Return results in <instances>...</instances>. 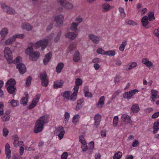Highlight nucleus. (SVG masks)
<instances>
[{"label":"nucleus","instance_id":"f257e3e1","mask_svg":"<svg viewBox=\"0 0 159 159\" xmlns=\"http://www.w3.org/2000/svg\"><path fill=\"white\" fill-rule=\"evenodd\" d=\"M49 118V115L46 114L40 117L36 122L34 129V132L37 133L40 132L43 129V125L47 123Z\"/></svg>","mask_w":159,"mask_h":159},{"label":"nucleus","instance_id":"f03ea898","mask_svg":"<svg viewBox=\"0 0 159 159\" xmlns=\"http://www.w3.org/2000/svg\"><path fill=\"white\" fill-rule=\"evenodd\" d=\"M34 44L31 43L29 44L27 48L25 51V53L29 55V59L33 61H36L40 56L39 52L38 51L33 52V47Z\"/></svg>","mask_w":159,"mask_h":159},{"label":"nucleus","instance_id":"7ed1b4c3","mask_svg":"<svg viewBox=\"0 0 159 159\" xmlns=\"http://www.w3.org/2000/svg\"><path fill=\"white\" fill-rule=\"evenodd\" d=\"M54 36V34H51L49 36V39H45L36 42L35 44L36 47H41L42 49L45 48L48 45L49 40H51Z\"/></svg>","mask_w":159,"mask_h":159},{"label":"nucleus","instance_id":"20e7f679","mask_svg":"<svg viewBox=\"0 0 159 159\" xmlns=\"http://www.w3.org/2000/svg\"><path fill=\"white\" fill-rule=\"evenodd\" d=\"M16 83L15 80L13 79H11L6 83V85H9L7 88V90L10 94H13L15 92L16 89L14 85Z\"/></svg>","mask_w":159,"mask_h":159},{"label":"nucleus","instance_id":"39448f33","mask_svg":"<svg viewBox=\"0 0 159 159\" xmlns=\"http://www.w3.org/2000/svg\"><path fill=\"white\" fill-rule=\"evenodd\" d=\"M4 56L8 62L11 64L12 62V53L10 49L8 47H6L4 50Z\"/></svg>","mask_w":159,"mask_h":159},{"label":"nucleus","instance_id":"423d86ee","mask_svg":"<svg viewBox=\"0 0 159 159\" xmlns=\"http://www.w3.org/2000/svg\"><path fill=\"white\" fill-rule=\"evenodd\" d=\"M24 37V35L23 34H15L7 40L6 41L5 43L7 45L11 44L15 41L16 38L22 39Z\"/></svg>","mask_w":159,"mask_h":159},{"label":"nucleus","instance_id":"0eeeda50","mask_svg":"<svg viewBox=\"0 0 159 159\" xmlns=\"http://www.w3.org/2000/svg\"><path fill=\"white\" fill-rule=\"evenodd\" d=\"M139 91L138 89H135L129 91V92H125L123 94V97L124 98L129 100L132 98H133L135 94L138 93Z\"/></svg>","mask_w":159,"mask_h":159},{"label":"nucleus","instance_id":"6e6552de","mask_svg":"<svg viewBox=\"0 0 159 159\" xmlns=\"http://www.w3.org/2000/svg\"><path fill=\"white\" fill-rule=\"evenodd\" d=\"M1 5L2 8L4 11L9 14H15V11L11 7L6 5L5 4L2 3Z\"/></svg>","mask_w":159,"mask_h":159},{"label":"nucleus","instance_id":"1a4fd4ad","mask_svg":"<svg viewBox=\"0 0 159 159\" xmlns=\"http://www.w3.org/2000/svg\"><path fill=\"white\" fill-rule=\"evenodd\" d=\"M64 17L62 15H60L55 17L54 20L56 22V25L59 27L63 24Z\"/></svg>","mask_w":159,"mask_h":159},{"label":"nucleus","instance_id":"9d476101","mask_svg":"<svg viewBox=\"0 0 159 159\" xmlns=\"http://www.w3.org/2000/svg\"><path fill=\"white\" fill-rule=\"evenodd\" d=\"M58 1L62 6L66 9H71L73 7L72 4L67 2L65 0H58Z\"/></svg>","mask_w":159,"mask_h":159},{"label":"nucleus","instance_id":"9b49d317","mask_svg":"<svg viewBox=\"0 0 159 159\" xmlns=\"http://www.w3.org/2000/svg\"><path fill=\"white\" fill-rule=\"evenodd\" d=\"M141 61L142 63L148 67L149 69H150L151 67H153L152 63L149 61L147 58H143L142 59Z\"/></svg>","mask_w":159,"mask_h":159},{"label":"nucleus","instance_id":"f8f14e48","mask_svg":"<svg viewBox=\"0 0 159 159\" xmlns=\"http://www.w3.org/2000/svg\"><path fill=\"white\" fill-rule=\"evenodd\" d=\"M16 68L18 70L19 72L21 74H24L26 71L25 66L22 63L17 64Z\"/></svg>","mask_w":159,"mask_h":159},{"label":"nucleus","instance_id":"ddd939ff","mask_svg":"<svg viewBox=\"0 0 159 159\" xmlns=\"http://www.w3.org/2000/svg\"><path fill=\"white\" fill-rule=\"evenodd\" d=\"M24 95H25V97H23L21 98L20 103L23 105L25 106L28 102L29 95L27 92H25Z\"/></svg>","mask_w":159,"mask_h":159},{"label":"nucleus","instance_id":"4468645a","mask_svg":"<svg viewBox=\"0 0 159 159\" xmlns=\"http://www.w3.org/2000/svg\"><path fill=\"white\" fill-rule=\"evenodd\" d=\"M121 118L123 121L127 123H130L131 122V116L126 114H122Z\"/></svg>","mask_w":159,"mask_h":159},{"label":"nucleus","instance_id":"2eb2a0df","mask_svg":"<svg viewBox=\"0 0 159 159\" xmlns=\"http://www.w3.org/2000/svg\"><path fill=\"white\" fill-rule=\"evenodd\" d=\"M77 35V33L75 32H68L65 34V37L72 40L75 39Z\"/></svg>","mask_w":159,"mask_h":159},{"label":"nucleus","instance_id":"dca6fc26","mask_svg":"<svg viewBox=\"0 0 159 159\" xmlns=\"http://www.w3.org/2000/svg\"><path fill=\"white\" fill-rule=\"evenodd\" d=\"M89 37L90 40L96 44L98 43L100 40L98 36L93 34H89Z\"/></svg>","mask_w":159,"mask_h":159},{"label":"nucleus","instance_id":"f3484780","mask_svg":"<svg viewBox=\"0 0 159 159\" xmlns=\"http://www.w3.org/2000/svg\"><path fill=\"white\" fill-rule=\"evenodd\" d=\"M10 147L9 144L7 143L5 146V152L7 158L9 159L11 157V151L10 150Z\"/></svg>","mask_w":159,"mask_h":159},{"label":"nucleus","instance_id":"a211bd4d","mask_svg":"<svg viewBox=\"0 0 159 159\" xmlns=\"http://www.w3.org/2000/svg\"><path fill=\"white\" fill-rule=\"evenodd\" d=\"M63 81L61 80H57L54 83L53 88L54 89H58L62 87Z\"/></svg>","mask_w":159,"mask_h":159},{"label":"nucleus","instance_id":"6ab92c4d","mask_svg":"<svg viewBox=\"0 0 159 159\" xmlns=\"http://www.w3.org/2000/svg\"><path fill=\"white\" fill-rule=\"evenodd\" d=\"M84 101L83 98H81L78 100L77 102V105L75 107V110L76 111H78L83 106L82 103Z\"/></svg>","mask_w":159,"mask_h":159},{"label":"nucleus","instance_id":"aec40b11","mask_svg":"<svg viewBox=\"0 0 159 159\" xmlns=\"http://www.w3.org/2000/svg\"><path fill=\"white\" fill-rule=\"evenodd\" d=\"M131 110L133 113H137L140 110L139 105L137 104H134L132 106Z\"/></svg>","mask_w":159,"mask_h":159},{"label":"nucleus","instance_id":"412c9836","mask_svg":"<svg viewBox=\"0 0 159 159\" xmlns=\"http://www.w3.org/2000/svg\"><path fill=\"white\" fill-rule=\"evenodd\" d=\"M102 11L103 12H107L111 9V6L110 5L107 3H103L102 6Z\"/></svg>","mask_w":159,"mask_h":159},{"label":"nucleus","instance_id":"4be33fe9","mask_svg":"<svg viewBox=\"0 0 159 159\" xmlns=\"http://www.w3.org/2000/svg\"><path fill=\"white\" fill-rule=\"evenodd\" d=\"M52 56V54L51 52H49L46 55L45 58L43 60V63L45 65H47L49 61Z\"/></svg>","mask_w":159,"mask_h":159},{"label":"nucleus","instance_id":"5701e85b","mask_svg":"<svg viewBox=\"0 0 159 159\" xmlns=\"http://www.w3.org/2000/svg\"><path fill=\"white\" fill-rule=\"evenodd\" d=\"M105 98L104 96H102L99 98L98 102L97 104L98 108H101L104 103Z\"/></svg>","mask_w":159,"mask_h":159},{"label":"nucleus","instance_id":"b1692460","mask_svg":"<svg viewBox=\"0 0 159 159\" xmlns=\"http://www.w3.org/2000/svg\"><path fill=\"white\" fill-rule=\"evenodd\" d=\"M84 95L85 97L91 98L93 96L92 93L89 91L88 87V86H85L84 89Z\"/></svg>","mask_w":159,"mask_h":159},{"label":"nucleus","instance_id":"393cba45","mask_svg":"<svg viewBox=\"0 0 159 159\" xmlns=\"http://www.w3.org/2000/svg\"><path fill=\"white\" fill-rule=\"evenodd\" d=\"M151 98L152 99V101H154L157 99V96L158 94V92L154 89L151 90Z\"/></svg>","mask_w":159,"mask_h":159},{"label":"nucleus","instance_id":"a878e982","mask_svg":"<svg viewBox=\"0 0 159 159\" xmlns=\"http://www.w3.org/2000/svg\"><path fill=\"white\" fill-rule=\"evenodd\" d=\"M141 22L143 26H146L149 23L148 17L147 16H143L142 18Z\"/></svg>","mask_w":159,"mask_h":159},{"label":"nucleus","instance_id":"bb28decb","mask_svg":"<svg viewBox=\"0 0 159 159\" xmlns=\"http://www.w3.org/2000/svg\"><path fill=\"white\" fill-rule=\"evenodd\" d=\"M101 119V116L99 114L96 115L94 117L95 125L98 126L100 123Z\"/></svg>","mask_w":159,"mask_h":159},{"label":"nucleus","instance_id":"cd10ccee","mask_svg":"<svg viewBox=\"0 0 159 159\" xmlns=\"http://www.w3.org/2000/svg\"><path fill=\"white\" fill-rule=\"evenodd\" d=\"M80 53L79 51H75L73 57V61L75 62H77L80 59Z\"/></svg>","mask_w":159,"mask_h":159},{"label":"nucleus","instance_id":"c85d7f7f","mask_svg":"<svg viewBox=\"0 0 159 159\" xmlns=\"http://www.w3.org/2000/svg\"><path fill=\"white\" fill-rule=\"evenodd\" d=\"M64 66V64L63 63L60 62L58 63L56 68V71L58 73H60Z\"/></svg>","mask_w":159,"mask_h":159},{"label":"nucleus","instance_id":"c756f323","mask_svg":"<svg viewBox=\"0 0 159 159\" xmlns=\"http://www.w3.org/2000/svg\"><path fill=\"white\" fill-rule=\"evenodd\" d=\"M8 31L7 28H4L1 31L0 34L2 37L3 39L8 33Z\"/></svg>","mask_w":159,"mask_h":159},{"label":"nucleus","instance_id":"7c9ffc66","mask_svg":"<svg viewBox=\"0 0 159 159\" xmlns=\"http://www.w3.org/2000/svg\"><path fill=\"white\" fill-rule=\"evenodd\" d=\"M22 27L23 29H25L28 31L30 30L32 28V26L29 24L27 23H23L22 25Z\"/></svg>","mask_w":159,"mask_h":159},{"label":"nucleus","instance_id":"2f4dec72","mask_svg":"<svg viewBox=\"0 0 159 159\" xmlns=\"http://www.w3.org/2000/svg\"><path fill=\"white\" fill-rule=\"evenodd\" d=\"M10 112L5 113L3 114V116L2 118V120L3 121H8L10 118V115L9 114Z\"/></svg>","mask_w":159,"mask_h":159},{"label":"nucleus","instance_id":"473e14b6","mask_svg":"<svg viewBox=\"0 0 159 159\" xmlns=\"http://www.w3.org/2000/svg\"><path fill=\"white\" fill-rule=\"evenodd\" d=\"M70 94V92L69 91H65L63 93H61V95L64 98L67 100H69V97Z\"/></svg>","mask_w":159,"mask_h":159},{"label":"nucleus","instance_id":"72a5a7b5","mask_svg":"<svg viewBox=\"0 0 159 159\" xmlns=\"http://www.w3.org/2000/svg\"><path fill=\"white\" fill-rule=\"evenodd\" d=\"M80 118V116L78 114L75 115L73 116L72 119V122L75 125L77 122H79Z\"/></svg>","mask_w":159,"mask_h":159},{"label":"nucleus","instance_id":"f704fd0d","mask_svg":"<svg viewBox=\"0 0 159 159\" xmlns=\"http://www.w3.org/2000/svg\"><path fill=\"white\" fill-rule=\"evenodd\" d=\"M127 44V41L126 40H124L120 45L119 47V50L120 51H123L125 48V47Z\"/></svg>","mask_w":159,"mask_h":159},{"label":"nucleus","instance_id":"c9c22d12","mask_svg":"<svg viewBox=\"0 0 159 159\" xmlns=\"http://www.w3.org/2000/svg\"><path fill=\"white\" fill-rule=\"evenodd\" d=\"M70 114L68 112H66L64 114L65 118L64 119V123L66 124L68 123L70 118Z\"/></svg>","mask_w":159,"mask_h":159},{"label":"nucleus","instance_id":"e433bc0d","mask_svg":"<svg viewBox=\"0 0 159 159\" xmlns=\"http://www.w3.org/2000/svg\"><path fill=\"white\" fill-rule=\"evenodd\" d=\"M105 54L107 56H114L115 55L116 52L114 50H109L105 51Z\"/></svg>","mask_w":159,"mask_h":159},{"label":"nucleus","instance_id":"4c0bfd02","mask_svg":"<svg viewBox=\"0 0 159 159\" xmlns=\"http://www.w3.org/2000/svg\"><path fill=\"white\" fill-rule=\"evenodd\" d=\"M122 155V153L119 151L115 153L113 157V159H120Z\"/></svg>","mask_w":159,"mask_h":159},{"label":"nucleus","instance_id":"58836bf2","mask_svg":"<svg viewBox=\"0 0 159 159\" xmlns=\"http://www.w3.org/2000/svg\"><path fill=\"white\" fill-rule=\"evenodd\" d=\"M154 15V13L153 11H151L149 13L148 16L149 17L148 20L149 21H152L155 19Z\"/></svg>","mask_w":159,"mask_h":159},{"label":"nucleus","instance_id":"ea45409f","mask_svg":"<svg viewBox=\"0 0 159 159\" xmlns=\"http://www.w3.org/2000/svg\"><path fill=\"white\" fill-rule=\"evenodd\" d=\"M78 25V23L75 22H73L71 25L70 30L72 31H75L77 30V27Z\"/></svg>","mask_w":159,"mask_h":159},{"label":"nucleus","instance_id":"a19ab883","mask_svg":"<svg viewBox=\"0 0 159 159\" xmlns=\"http://www.w3.org/2000/svg\"><path fill=\"white\" fill-rule=\"evenodd\" d=\"M40 97L41 95L40 94H37L33 99L32 101L34 102V103H36V104H37L39 101Z\"/></svg>","mask_w":159,"mask_h":159},{"label":"nucleus","instance_id":"79ce46f5","mask_svg":"<svg viewBox=\"0 0 159 159\" xmlns=\"http://www.w3.org/2000/svg\"><path fill=\"white\" fill-rule=\"evenodd\" d=\"M159 126L156 123H154L153 127V133L154 134L156 133L159 130Z\"/></svg>","mask_w":159,"mask_h":159},{"label":"nucleus","instance_id":"37998d69","mask_svg":"<svg viewBox=\"0 0 159 159\" xmlns=\"http://www.w3.org/2000/svg\"><path fill=\"white\" fill-rule=\"evenodd\" d=\"M47 75L45 72L41 73L39 75V78L42 80L47 79Z\"/></svg>","mask_w":159,"mask_h":159},{"label":"nucleus","instance_id":"c03bdc74","mask_svg":"<svg viewBox=\"0 0 159 159\" xmlns=\"http://www.w3.org/2000/svg\"><path fill=\"white\" fill-rule=\"evenodd\" d=\"M126 23L128 25L135 26L137 25V23L131 20H126L125 21Z\"/></svg>","mask_w":159,"mask_h":159},{"label":"nucleus","instance_id":"a18cd8bd","mask_svg":"<svg viewBox=\"0 0 159 159\" xmlns=\"http://www.w3.org/2000/svg\"><path fill=\"white\" fill-rule=\"evenodd\" d=\"M77 94L75 93H73L71 95H70L69 100L72 101H75L76 99Z\"/></svg>","mask_w":159,"mask_h":159},{"label":"nucleus","instance_id":"49530a36","mask_svg":"<svg viewBox=\"0 0 159 159\" xmlns=\"http://www.w3.org/2000/svg\"><path fill=\"white\" fill-rule=\"evenodd\" d=\"M32 79V77L31 76H29L27 78L25 83L26 86L29 87L30 85Z\"/></svg>","mask_w":159,"mask_h":159},{"label":"nucleus","instance_id":"de8ad7c7","mask_svg":"<svg viewBox=\"0 0 159 159\" xmlns=\"http://www.w3.org/2000/svg\"><path fill=\"white\" fill-rule=\"evenodd\" d=\"M63 130H64L63 127L61 126H60L56 129L55 133V134L56 135H57L58 134L60 133L61 131H62Z\"/></svg>","mask_w":159,"mask_h":159},{"label":"nucleus","instance_id":"09e8293b","mask_svg":"<svg viewBox=\"0 0 159 159\" xmlns=\"http://www.w3.org/2000/svg\"><path fill=\"white\" fill-rule=\"evenodd\" d=\"M22 58L20 56H18L15 60L13 61L12 60V62L11 63H13L14 64L17 63H20L21 61Z\"/></svg>","mask_w":159,"mask_h":159},{"label":"nucleus","instance_id":"8fccbe9b","mask_svg":"<svg viewBox=\"0 0 159 159\" xmlns=\"http://www.w3.org/2000/svg\"><path fill=\"white\" fill-rule=\"evenodd\" d=\"M2 132L3 135L5 137H7L9 133V131L6 128H3L2 129Z\"/></svg>","mask_w":159,"mask_h":159},{"label":"nucleus","instance_id":"3c124183","mask_svg":"<svg viewBox=\"0 0 159 159\" xmlns=\"http://www.w3.org/2000/svg\"><path fill=\"white\" fill-rule=\"evenodd\" d=\"M18 102V101L14 99L11 100L10 102L11 106L13 107L17 106Z\"/></svg>","mask_w":159,"mask_h":159},{"label":"nucleus","instance_id":"603ef678","mask_svg":"<svg viewBox=\"0 0 159 159\" xmlns=\"http://www.w3.org/2000/svg\"><path fill=\"white\" fill-rule=\"evenodd\" d=\"M48 81L47 79L42 80L41 84L42 86L46 87L48 85Z\"/></svg>","mask_w":159,"mask_h":159},{"label":"nucleus","instance_id":"864d4df0","mask_svg":"<svg viewBox=\"0 0 159 159\" xmlns=\"http://www.w3.org/2000/svg\"><path fill=\"white\" fill-rule=\"evenodd\" d=\"M97 52L99 54L104 55L105 51L101 48H99L97 50Z\"/></svg>","mask_w":159,"mask_h":159},{"label":"nucleus","instance_id":"5fc2aeb1","mask_svg":"<svg viewBox=\"0 0 159 159\" xmlns=\"http://www.w3.org/2000/svg\"><path fill=\"white\" fill-rule=\"evenodd\" d=\"M118 117L117 116H114L113 119L114 126L116 127L117 125L118 121Z\"/></svg>","mask_w":159,"mask_h":159},{"label":"nucleus","instance_id":"6e6d98bb","mask_svg":"<svg viewBox=\"0 0 159 159\" xmlns=\"http://www.w3.org/2000/svg\"><path fill=\"white\" fill-rule=\"evenodd\" d=\"M82 80L80 78H77L75 80V83L76 85L79 86L82 84Z\"/></svg>","mask_w":159,"mask_h":159},{"label":"nucleus","instance_id":"4d7b16f0","mask_svg":"<svg viewBox=\"0 0 159 159\" xmlns=\"http://www.w3.org/2000/svg\"><path fill=\"white\" fill-rule=\"evenodd\" d=\"M81 148L83 151L85 152L87 150L88 148L86 142L84 143H82Z\"/></svg>","mask_w":159,"mask_h":159},{"label":"nucleus","instance_id":"13d9d810","mask_svg":"<svg viewBox=\"0 0 159 159\" xmlns=\"http://www.w3.org/2000/svg\"><path fill=\"white\" fill-rule=\"evenodd\" d=\"M65 133V131L64 130L61 131L60 133L58 134L57 135L58 136L59 139L61 140L63 138Z\"/></svg>","mask_w":159,"mask_h":159},{"label":"nucleus","instance_id":"bf43d9fd","mask_svg":"<svg viewBox=\"0 0 159 159\" xmlns=\"http://www.w3.org/2000/svg\"><path fill=\"white\" fill-rule=\"evenodd\" d=\"M137 65V63L136 62H132L130 63L129 66V67L128 68V70H130L132 68H133L136 67Z\"/></svg>","mask_w":159,"mask_h":159},{"label":"nucleus","instance_id":"052dcab7","mask_svg":"<svg viewBox=\"0 0 159 159\" xmlns=\"http://www.w3.org/2000/svg\"><path fill=\"white\" fill-rule=\"evenodd\" d=\"M68 156V153L66 152H64L61 156V159H67Z\"/></svg>","mask_w":159,"mask_h":159},{"label":"nucleus","instance_id":"680f3d73","mask_svg":"<svg viewBox=\"0 0 159 159\" xmlns=\"http://www.w3.org/2000/svg\"><path fill=\"white\" fill-rule=\"evenodd\" d=\"M79 141L81 142V143H84L86 142L84 140V136L83 135H81L79 136Z\"/></svg>","mask_w":159,"mask_h":159},{"label":"nucleus","instance_id":"e2e57ef3","mask_svg":"<svg viewBox=\"0 0 159 159\" xmlns=\"http://www.w3.org/2000/svg\"><path fill=\"white\" fill-rule=\"evenodd\" d=\"M94 143L93 141L90 142L89 144V149L92 151L94 148Z\"/></svg>","mask_w":159,"mask_h":159},{"label":"nucleus","instance_id":"0e129e2a","mask_svg":"<svg viewBox=\"0 0 159 159\" xmlns=\"http://www.w3.org/2000/svg\"><path fill=\"white\" fill-rule=\"evenodd\" d=\"M120 76L118 75H116L115 79L114 81L115 83H118L120 82Z\"/></svg>","mask_w":159,"mask_h":159},{"label":"nucleus","instance_id":"69168bd1","mask_svg":"<svg viewBox=\"0 0 159 159\" xmlns=\"http://www.w3.org/2000/svg\"><path fill=\"white\" fill-rule=\"evenodd\" d=\"M36 104V103H34V102L32 101L31 103L29 105L28 108L30 109H32L35 107Z\"/></svg>","mask_w":159,"mask_h":159},{"label":"nucleus","instance_id":"338daca9","mask_svg":"<svg viewBox=\"0 0 159 159\" xmlns=\"http://www.w3.org/2000/svg\"><path fill=\"white\" fill-rule=\"evenodd\" d=\"M153 33L154 35L159 39V30L158 29L154 30L153 31Z\"/></svg>","mask_w":159,"mask_h":159},{"label":"nucleus","instance_id":"774afa93","mask_svg":"<svg viewBox=\"0 0 159 159\" xmlns=\"http://www.w3.org/2000/svg\"><path fill=\"white\" fill-rule=\"evenodd\" d=\"M159 116V112H157L154 113L152 116V119H156Z\"/></svg>","mask_w":159,"mask_h":159}]
</instances>
